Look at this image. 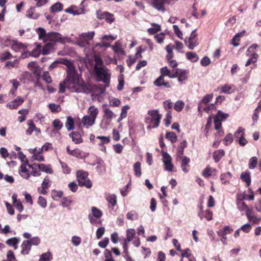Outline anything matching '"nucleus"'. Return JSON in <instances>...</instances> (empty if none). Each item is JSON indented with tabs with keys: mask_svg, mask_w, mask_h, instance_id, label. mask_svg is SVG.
<instances>
[{
	"mask_svg": "<svg viewBox=\"0 0 261 261\" xmlns=\"http://www.w3.org/2000/svg\"><path fill=\"white\" fill-rule=\"evenodd\" d=\"M67 76L66 79L59 84V92L63 93L65 89L68 88L72 92L86 93L90 92V87L80 78L71 63L67 65Z\"/></svg>",
	"mask_w": 261,
	"mask_h": 261,
	"instance_id": "nucleus-1",
	"label": "nucleus"
},
{
	"mask_svg": "<svg viewBox=\"0 0 261 261\" xmlns=\"http://www.w3.org/2000/svg\"><path fill=\"white\" fill-rule=\"evenodd\" d=\"M94 70L98 81H102L106 85L110 82L111 73L110 70L103 65L102 60L98 57H95Z\"/></svg>",
	"mask_w": 261,
	"mask_h": 261,
	"instance_id": "nucleus-2",
	"label": "nucleus"
},
{
	"mask_svg": "<svg viewBox=\"0 0 261 261\" xmlns=\"http://www.w3.org/2000/svg\"><path fill=\"white\" fill-rule=\"evenodd\" d=\"M161 115L158 110H150L145 118V122L148 124V129L156 128L159 126L161 119Z\"/></svg>",
	"mask_w": 261,
	"mask_h": 261,
	"instance_id": "nucleus-3",
	"label": "nucleus"
},
{
	"mask_svg": "<svg viewBox=\"0 0 261 261\" xmlns=\"http://www.w3.org/2000/svg\"><path fill=\"white\" fill-rule=\"evenodd\" d=\"M88 173L84 171H78L76 173L77 180L80 186H85L87 188L92 187L90 180L88 178Z\"/></svg>",
	"mask_w": 261,
	"mask_h": 261,
	"instance_id": "nucleus-4",
	"label": "nucleus"
},
{
	"mask_svg": "<svg viewBox=\"0 0 261 261\" xmlns=\"http://www.w3.org/2000/svg\"><path fill=\"white\" fill-rule=\"evenodd\" d=\"M67 39L66 37H62L61 34L58 32H50L48 33L47 35V41H51L54 42H59L64 43Z\"/></svg>",
	"mask_w": 261,
	"mask_h": 261,
	"instance_id": "nucleus-5",
	"label": "nucleus"
},
{
	"mask_svg": "<svg viewBox=\"0 0 261 261\" xmlns=\"http://www.w3.org/2000/svg\"><path fill=\"white\" fill-rule=\"evenodd\" d=\"M172 158L167 152L163 153V162L164 169L166 171H172L173 168V165L171 162Z\"/></svg>",
	"mask_w": 261,
	"mask_h": 261,
	"instance_id": "nucleus-6",
	"label": "nucleus"
},
{
	"mask_svg": "<svg viewBox=\"0 0 261 261\" xmlns=\"http://www.w3.org/2000/svg\"><path fill=\"white\" fill-rule=\"evenodd\" d=\"M240 134L241 136L238 140L239 143L241 146H244L247 143V141L244 138V129L241 127H239L234 134V137L239 138Z\"/></svg>",
	"mask_w": 261,
	"mask_h": 261,
	"instance_id": "nucleus-7",
	"label": "nucleus"
},
{
	"mask_svg": "<svg viewBox=\"0 0 261 261\" xmlns=\"http://www.w3.org/2000/svg\"><path fill=\"white\" fill-rule=\"evenodd\" d=\"M97 17L99 19L105 18L107 21L109 23H112L115 20L113 14L108 12H105L103 13H100V12L97 11Z\"/></svg>",
	"mask_w": 261,
	"mask_h": 261,
	"instance_id": "nucleus-8",
	"label": "nucleus"
},
{
	"mask_svg": "<svg viewBox=\"0 0 261 261\" xmlns=\"http://www.w3.org/2000/svg\"><path fill=\"white\" fill-rule=\"evenodd\" d=\"M65 12L67 13L71 14L73 15H77L85 13L84 8L76 9L75 6H71L65 10Z\"/></svg>",
	"mask_w": 261,
	"mask_h": 261,
	"instance_id": "nucleus-9",
	"label": "nucleus"
},
{
	"mask_svg": "<svg viewBox=\"0 0 261 261\" xmlns=\"http://www.w3.org/2000/svg\"><path fill=\"white\" fill-rule=\"evenodd\" d=\"M246 198V195H243L242 197H238L237 200V208L241 212H245L248 206L243 200Z\"/></svg>",
	"mask_w": 261,
	"mask_h": 261,
	"instance_id": "nucleus-10",
	"label": "nucleus"
},
{
	"mask_svg": "<svg viewBox=\"0 0 261 261\" xmlns=\"http://www.w3.org/2000/svg\"><path fill=\"white\" fill-rule=\"evenodd\" d=\"M31 246H32L29 240L24 241L21 245V253L23 255L29 254L31 250Z\"/></svg>",
	"mask_w": 261,
	"mask_h": 261,
	"instance_id": "nucleus-11",
	"label": "nucleus"
},
{
	"mask_svg": "<svg viewBox=\"0 0 261 261\" xmlns=\"http://www.w3.org/2000/svg\"><path fill=\"white\" fill-rule=\"evenodd\" d=\"M82 122L84 126L86 128H88L89 127L92 126L95 123V120L90 117V116L86 115L83 117Z\"/></svg>",
	"mask_w": 261,
	"mask_h": 261,
	"instance_id": "nucleus-12",
	"label": "nucleus"
},
{
	"mask_svg": "<svg viewBox=\"0 0 261 261\" xmlns=\"http://www.w3.org/2000/svg\"><path fill=\"white\" fill-rule=\"evenodd\" d=\"M91 211H92V215L96 218H99L102 215V212L100 210L97 208L95 207H92ZM88 217L90 219V222L91 223H92L93 219L91 217V214H89Z\"/></svg>",
	"mask_w": 261,
	"mask_h": 261,
	"instance_id": "nucleus-13",
	"label": "nucleus"
},
{
	"mask_svg": "<svg viewBox=\"0 0 261 261\" xmlns=\"http://www.w3.org/2000/svg\"><path fill=\"white\" fill-rule=\"evenodd\" d=\"M240 178L242 180L246 183L247 187H249L251 184V175L249 171L243 172L240 176Z\"/></svg>",
	"mask_w": 261,
	"mask_h": 261,
	"instance_id": "nucleus-14",
	"label": "nucleus"
},
{
	"mask_svg": "<svg viewBox=\"0 0 261 261\" xmlns=\"http://www.w3.org/2000/svg\"><path fill=\"white\" fill-rule=\"evenodd\" d=\"M28 125L29 126V128L26 130V134L28 135H31L33 133V130L37 131L38 130V132H40V130L39 128L36 127L35 125L32 120H29L28 121Z\"/></svg>",
	"mask_w": 261,
	"mask_h": 261,
	"instance_id": "nucleus-15",
	"label": "nucleus"
},
{
	"mask_svg": "<svg viewBox=\"0 0 261 261\" xmlns=\"http://www.w3.org/2000/svg\"><path fill=\"white\" fill-rule=\"evenodd\" d=\"M39 169L43 172H44L46 173L51 174L53 172V169L51 168V166L49 165H45L44 164H35Z\"/></svg>",
	"mask_w": 261,
	"mask_h": 261,
	"instance_id": "nucleus-16",
	"label": "nucleus"
},
{
	"mask_svg": "<svg viewBox=\"0 0 261 261\" xmlns=\"http://www.w3.org/2000/svg\"><path fill=\"white\" fill-rule=\"evenodd\" d=\"M69 136L72 138V141L75 144H79L83 142L82 137L78 132H72L69 134Z\"/></svg>",
	"mask_w": 261,
	"mask_h": 261,
	"instance_id": "nucleus-17",
	"label": "nucleus"
},
{
	"mask_svg": "<svg viewBox=\"0 0 261 261\" xmlns=\"http://www.w3.org/2000/svg\"><path fill=\"white\" fill-rule=\"evenodd\" d=\"M65 127L68 131L73 130L74 128V121L71 116H69L67 117Z\"/></svg>",
	"mask_w": 261,
	"mask_h": 261,
	"instance_id": "nucleus-18",
	"label": "nucleus"
},
{
	"mask_svg": "<svg viewBox=\"0 0 261 261\" xmlns=\"http://www.w3.org/2000/svg\"><path fill=\"white\" fill-rule=\"evenodd\" d=\"M98 110L93 106H90L88 109V116H90V117L93 118L96 120V118L98 114Z\"/></svg>",
	"mask_w": 261,
	"mask_h": 261,
	"instance_id": "nucleus-19",
	"label": "nucleus"
},
{
	"mask_svg": "<svg viewBox=\"0 0 261 261\" xmlns=\"http://www.w3.org/2000/svg\"><path fill=\"white\" fill-rule=\"evenodd\" d=\"M36 31L39 39L43 40L44 42L47 41V33H46V31L43 28L40 27L37 29Z\"/></svg>",
	"mask_w": 261,
	"mask_h": 261,
	"instance_id": "nucleus-20",
	"label": "nucleus"
},
{
	"mask_svg": "<svg viewBox=\"0 0 261 261\" xmlns=\"http://www.w3.org/2000/svg\"><path fill=\"white\" fill-rule=\"evenodd\" d=\"M225 152L222 149H219L216 150L214 152L213 157L215 160V162L217 163L221 159L224 155Z\"/></svg>",
	"mask_w": 261,
	"mask_h": 261,
	"instance_id": "nucleus-21",
	"label": "nucleus"
},
{
	"mask_svg": "<svg viewBox=\"0 0 261 261\" xmlns=\"http://www.w3.org/2000/svg\"><path fill=\"white\" fill-rule=\"evenodd\" d=\"M19 173L21 176L25 179H28L30 175V174L29 173L28 170L26 168L25 165H21V166L20 167Z\"/></svg>",
	"mask_w": 261,
	"mask_h": 261,
	"instance_id": "nucleus-22",
	"label": "nucleus"
},
{
	"mask_svg": "<svg viewBox=\"0 0 261 261\" xmlns=\"http://www.w3.org/2000/svg\"><path fill=\"white\" fill-rule=\"evenodd\" d=\"M24 45L20 42H18L16 41H14L12 45L11 48L15 52L20 51L22 49H24Z\"/></svg>",
	"mask_w": 261,
	"mask_h": 261,
	"instance_id": "nucleus-23",
	"label": "nucleus"
},
{
	"mask_svg": "<svg viewBox=\"0 0 261 261\" xmlns=\"http://www.w3.org/2000/svg\"><path fill=\"white\" fill-rule=\"evenodd\" d=\"M35 8L31 7L27 11V16L30 18L37 19L39 16V14L35 13Z\"/></svg>",
	"mask_w": 261,
	"mask_h": 261,
	"instance_id": "nucleus-24",
	"label": "nucleus"
},
{
	"mask_svg": "<svg viewBox=\"0 0 261 261\" xmlns=\"http://www.w3.org/2000/svg\"><path fill=\"white\" fill-rule=\"evenodd\" d=\"M190 161V160L189 158L187 156H184L182 160L181 167L182 171L185 173H187L189 171L187 167H189V163Z\"/></svg>",
	"mask_w": 261,
	"mask_h": 261,
	"instance_id": "nucleus-25",
	"label": "nucleus"
},
{
	"mask_svg": "<svg viewBox=\"0 0 261 261\" xmlns=\"http://www.w3.org/2000/svg\"><path fill=\"white\" fill-rule=\"evenodd\" d=\"M136 232L134 229H128L126 230V238L124 242H131L135 236Z\"/></svg>",
	"mask_w": 261,
	"mask_h": 261,
	"instance_id": "nucleus-26",
	"label": "nucleus"
},
{
	"mask_svg": "<svg viewBox=\"0 0 261 261\" xmlns=\"http://www.w3.org/2000/svg\"><path fill=\"white\" fill-rule=\"evenodd\" d=\"M52 124L53 127L55 128V129L53 130V132L56 133V130H60L63 126V124L62 121L58 119H55L53 122Z\"/></svg>",
	"mask_w": 261,
	"mask_h": 261,
	"instance_id": "nucleus-27",
	"label": "nucleus"
},
{
	"mask_svg": "<svg viewBox=\"0 0 261 261\" xmlns=\"http://www.w3.org/2000/svg\"><path fill=\"white\" fill-rule=\"evenodd\" d=\"M186 56L187 59L192 62H197L199 59L198 55L194 52H187L186 54Z\"/></svg>",
	"mask_w": 261,
	"mask_h": 261,
	"instance_id": "nucleus-28",
	"label": "nucleus"
},
{
	"mask_svg": "<svg viewBox=\"0 0 261 261\" xmlns=\"http://www.w3.org/2000/svg\"><path fill=\"white\" fill-rule=\"evenodd\" d=\"M63 10V5L59 2L54 4L50 8L51 13L61 11Z\"/></svg>",
	"mask_w": 261,
	"mask_h": 261,
	"instance_id": "nucleus-29",
	"label": "nucleus"
},
{
	"mask_svg": "<svg viewBox=\"0 0 261 261\" xmlns=\"http://www.w3.org/2000/svg\"><path fill=\"white\" fill-rule=\"evenodd\" d=\"M133 167L135 175L137 177L141 176L142 174L141 163L139 162L135 163Z\"/></svg>",
	"mask_w": 261,
	"mask_h": 261,
	"instance_id": "nucleus-30",
	"label": "nucleus"
},
{
	"mask_svg": "<svg viewBox=\"0 0 261 261\" xmlns=\"http://www.w3.org/2000/svg\"><path fill=\"white\" fill-rule=\"evenodd\" d=\"M110 206L114 207L117 204L116 196L115 195H109L107 197Z\"/></svg>",
	"mask_w": 261,
	"mask_h": 261,
	"instance_id": "nucleus-31",
	"label": "nucleus"
},
{
	"mask_svg": "<svg viewBox=\"0 0 261 261\" xmlns=\"http://www.w3.org/2000/svg\"><path fill=\"white\" fill-rule=\"evenodd\" d=\"M185 44L190 49H193L194 47L198 45V43L197 40H185Z\"/></svg>",
	"mask_w": 261,
	"mask_h": 261,
	"instance_id": "nucleus-32",
	"label": "nucleus"
},
{
	"mask_svg": "<svg viewBox=\"0 0 261 261\" xmlns=\"http://www.w3.org/2000/svg\"><path fill=\"white\" fill-rule=\"evenodd\" d=\"M48 107L50 111L53 113H58L61 111V108L59 105L51 103H49Z\"/></svg>",
	"mask_w": 261,
	"mask_h": 261,
	"instance_id": "nucleus-33",
	"label": "nucleus"
},
{
	"mask_svg": "<svg viewBox=\"0 0 261 261\" xmlns=\"http://www.w3.org/2000/svg\"><path fill=\"white\" fill-rule=\"evenodd\" d=\"M127 219L129 220H137L139 218V214L135 211H131L126 215Z\"/></svg>",
	"mask_w": 261,
	"mask_h": 261,
	"instance_id": "nucleus-34",
	"label": "nucleus"
},
{
	"mask_svg": "<svg viewBox=\"0 0 261 261\" xmlns=\"http://www.w3.org/2000/svg\"><path fill=\"white\" fill-rule=\"evenodd\" d=\"M52 259V255L50 252L42 254L39 261H49Z\"/></svg>",
	"mask_w": 261,
	"mask_h": 261,
	"instance_id": "nucleus-35",
	"label": "nucleus"
},
{
	"mask_svg": "<svg viewBox=\"0 0 261 261\" xmlns=\"http://www.w3.org/2000/svg\"><path fill=\"white\" fill-rule=\"evenodd\" d=\"M166 138L169 140L172 143H174L177 141V136L174 132H168L166 134Z\"/></svg>",
	"mask_w": 261,
	"mask_h": 261,
	"instance_id": "nucleus-36",
	"label": "nucleus"
},
{
	"mask_svg": "<svg viewBox=\"0 0 261 261\" xmlns=\"http://www.w3.org/2000/svg\"><path fill=\"white\" fill-rule=\"evenodd\" d=\"M187 146V142L186 140L182 141L178 147V155H182L184 154V151L185 148H186Z\"/></svg>",
	"mask_w": 261,
	"mask_h": 261,
	"instance_id": "nucleus-37",
	"label": "nucleus"
},
{
	"mask_svg": "<svg viewBox=\"0 0 261 261\" xmlns=\"http://www.w3.org/2000/svg\"><path fill=\"white\" fill-rule=\"evenodd\" d=\"M247 219L250 222L255 224H258L261 221V217H257L254 214L252 215H248Z\"/></svg>",
	"mask_w": 261,
	"mask_h": 261,
	"instance_id": "nucleus-38",
	"label": "nucleus"
},
{
	"mask_svg": "<svg viewBox=\"0 0 261 261\" xmlns=\"http://www.w3.org/2000/svg\"><path fill=\"white\" fill-rule=\"evenodd\" d=\"M153 28H149L148 29V32L150 34H154L158 32L161 30V26L158 24H152Z\"/></svg>",
	"mask_w": 261,
	"mask_h": 261,
	"instance_id": "nucleus-39",
	"label": "nucleus"
},
{
	"mask_svg": "<svg viewBox=\"0 0 261 261\" xmlns=\"http://www.w3.org/2000/svg\"><path fill=\"white\" fill-rule=\"evenodd\" d=\"M185 105V103L183 101L178 100L176 101L174 105V109L177 112H180Z\"/></svg>",
	"mask_w": 261,
	"mask_h": 261,
	"instance_id": "nucleus-40",
	"label": "nucleus"
},
{
	"mask_svg": "<svg viewBox=\"0 0 261 261\" xmlns=\"http://www.w3.org/2000/svg\"><path fill=\"white\" fill-rule=\"evenodd\" d=\"M257 158L256 156L252 157L249 162V168L250 169H254L257 165Z\"/></svg>",
	"mask_w": 261,
	"mask_h": 261,
	"instance_id": "nucleus-41",
	"label": "nucleus"
},
{
	"mask_svg": "<svg viewBox=\"0 0 261 261\" xmlns=\"http://www.w3.org/2000/svg\"><path fill=\"white\" fill-rule=\"evenodd\" d=\"M94 32H90L87 33H83L81 34L82 38H84L85 40H87L88 42L92 40L94 37Z\"/></svg>",
	"mask_w": 261,
	"mask_h": 261,
	"instance_id": "nucleus-42",
	"label": "nucleus"
},
{
	"mask_svg": "<svg viewBox=\"0 0 261 261\" xmlns=\"http://www.w3.org/2000/svg\"><path fill=\"white\" fill-rule=\"evenodd\" d=\"M129 109V107L128 105H125L122 107L120 117L119 119V121L122 120V119H123L126 117L127 111Z\"/></svg>",
	"mask_w": 261,
	"mask_h": 261,
	"instance_id": "nucleus-43",
	"label": "nucleus"
},
{
	"mask_svg": "<svg viewBox=\"0 0 261 261\" xmlns=\"http://www.w3.org/2000/svg\"><path fill=\"white\" fill-rule=\"evenodd\" d=\"M40 48L41 46L38 45L37 48L29 53V55L35 58L38 57L40 55Z\"/></svg>",
	"mask_w": 261,
	"mask_h": 261,
	"instance_id": "nucleus-44",
	"label": "nucleus"
},
{
	"mask_svg": "<svg viewBox=\"0 0 261 261\" xmlns=\"http://www.w3.org/2000/svg\"><path fill=\"white\" fill-rule=\"evenodd\" d=\"M213 97V94H206L201 99L200 102L202 104L206 105L211 101Z\"/></svg>",
	"mask_w": 261,
	"mask_h": 261,
	"instance_id": "nucleus-45",
	"label": "nucleus"
},
{
	"mask_svg": "<svg viewBox=\"0 0 261 261\" xmlns=\"http://www.w3.org/2000/svg\"><path fill=\"white\" fill-rule=\"evenodd\" d=\"M104 116L107 119L111 120L112 118L114 116V113L109 109H106L104 110Z\"/></svg>",
	"mask_w": 261,
	"mask_h": 261,
	"instance_id": "nucleus-46",
	"label": "nucleus"
},
{
	"mask_svg": "<svg viewBox=\"0 0 261 261\" xmlns=\"http://www.w3.org/2000/svg\"><path fill=\"white\" fill-rule=\"evenodd\" d=\"M12 55L9 51H5L0 54V60L4 61L11 58Z\"/></svg>",
	"mask_w": 261,
	"mask_h": 261,
	"instance_id": "nucleus-47",
	"label": "nucleus"
},
{
	"mask_svg": "<svg viewBox=\"0 0 261 261\" xmlns=\"http://www.w3.org/2000/svg\"><path fill=\"white\" fill-rule=\"evenodd\" d=\"M161 76H163V77H165V76H167L170 77V75L171 73V71L168 69L167 67L165 66L162 67L161 70Z\"/></svg>",
	"mask_w": 261,
	"mask_h": 261,
	"instance_id": "nucleus-48",
	"label": "nucleus"
},
{
	"mask_svg": "<svg viewBox=\"0 0 261 261\" xmlns=\"http://www.w3.org/2000/svg\"><path fill=\"white\" fill-rule=\"evenodd\" d=\"M228 116H229V115L228 114H224L221 111L219 110V111H218L217 114L215 117H218V118L219 119H220L221 121H224Z\"/></svg>",
	"mask_w": 261,
	"mask_h": 261,
	"instance_id": "nucleus-49",
	"label": "nucleus"
},
{
	"mask_svg": "<svg viewBox=\"0 0 261 261\" xmlns=\"http://www.w3.org/2000/svg\"><path fill=\"white\" fill-rule=\"evenodd\" d=\"M76 44L81 47H86L88 44L87 40H85L84 38H82V36H80L79 40L77 41Z\"/></svg>",
	"mask_w": 261,
	"mask_h": 261,
	"instance_id": "nucleus-50",
	"label": "nucleus"
},
{
	"mask_svg": "<svg viewBox=\"0 0 261 261\" xmlns=\"http://www.w3.org/2000/svg\"><path fill=\"white\" fill-rule=\"evenodd\" d=\"M188 72L186 70H182L181 71L179 74L178 76V80L179 82H182L184 80H186L187 78V74Z\"/></svg>",
	"mask_w": 261,
	"mask_h": 261,
	"instance_id": "nucleus-51",
	"label": "nucleus"
},
{
	"mask_svg": "<svg viewBox=\"0 0 261 261\" xmlns=\"http://www.w3.org/2000/svg\"><path fill=\"white\" fill-rule=\"evenodd\" d=\"M164 82V77L163 76H160L154 82L153 84L155 86L161 87L163 86Z\"/></svg>",
	"mask_w": 261,
	"mask_h": 261,
	"instance_id": "nucleus-52",
	"label": "nucleus"
},
{
	"mask_svg": "<svg viewBox=\"0 0 261 261\" xmlns=\"http://www.w3.org/2000/svg\"><path fill=\"white\" fill-rule=\"evenodd\" d=\"M60 163L64 173L68 174L70 172V169L68 167L66 163L62 162L61 161H60Z\"/></svg>",
	"mask_w": 261,
	"mask_h": 261,
	"instance_id": "nucleus-53",
	"label": "nucleus"
},
{
	"mask_svg": "<svg viewBox=\"0 0 261 261\" xmlns=\"http://www.w3.org/2000/svg\"><path fill=\"white\" fill-rule=\"evenodd\" d=\"M42 79L47 84L51 83L52 82L51 77L49 75L48 71H44L43 72L42 75Z\"/></svg>",
	"mask_w": 261,
	"mask_h": 261,
	"instance_id": "nucleus-54",
	"label": "nucleus"
},
{
	"mask_svg": "<svg viewBox=\"0 0 261 261\" xmlns=\"http://www.w3.org/2000/svg\"><path fill=\"white\" fill-rule=\"evenodd\" d=\"M36 150V148L32 150L31 152L32 153H34V155L32 156L33 160H37L38 161H44V157L42 155H39V154H37L35 152V151Z\"/></svg>",
	"mask_w": 261,
	"mask_h": 261,
	"instance_id": "nucleus-55",
	"label": "nucleus"
},
{
	"mask_svg": "<svg viewBox=\"0 0 261 261\" xmlns=\"http://www.w3.org/2000/svg\"><path fill=\"white\" fill-rule=\"evenodd\" d=\"M173 28L174 32L175 33V34H176V35L180 39H182L183 34H182V32L180 31L177 25H173Z\"/></svg>",
	"mask_w": 261,
	"mask_h": 261,
	"instance_id": "nucleus-56",
	"label": "nucleus"
},
{
	"mask_svg": "<svg viewBox=\"0 0 261 261\" xmlns=\"http://www.w3.org/2000/svg\"><path fill=\"white\" fill-rule=\"evenodd\" d=\"M224 143L226 145H228L230 144V143L233 141L232 135L231 134H228L224 139Z\"/></svg>",
	"mask_w": 261,
	"mask_h": 261,
	"instance_id": "nucleus-57",
	"label": "nucleus"
},
{
	"mask_svg": "<svg viewBox=\"0 0 261 261\" xmlns=\"http://www.w3.org/2000/svg\"><path fill=\"white\" fill-rule=\"evenodd\" d=\"M18 243V240L15 237L10 238V239L7 240L6 241L7 244H8L9 246H12L15 245H17Z\"/></svg>",
	"mask_w": 261,
	"mask_h": 261,
	"instance_id": "nucleus-58",
	"label": "nucleus"
},
{
	"mask_svg": "<svg viewBox=\"0 0 261 261\" xmlns=\"http://www.w3.org/2000/svg\"><path fill=\"white\" fill-rule=\"evenodd\" d=\"M49 182H50L49 178L48 176H46L44 178V179L43 181V182L42 184V189H46L48 188L49 186Z\"/></svg>",
	"mask_w": 261,
	"mask_h": 261,
	"instance_id": "nucleus-59",
	"label": "nucleus"
},
{
	"mask_svg": "<svg viewBox=\"0 0 261 261\" xmlns=\"http://www.w3.org/2000/svg\"><path fill=\"white\" fill-rule=\"evenodd\" d=\"M38 203L43 208H45L46 206V201L45 199L42 196L39 197Z\"/></svg>",
	"mask_w": 261,
	"mask_h": 261,
	"instance_id": "nucleus-60",
	"label": "nucleus"
},
{
	"mask_svg": "<svg viewBox=\"0 0 261 261\" xmlns=\"http://www.w3.org/2000/svg\"><path fill=\"white\" fill-rule=\"evenodd\" d=\"M210 63L211 60L210 58L207 56L203 57L200 61V64L203 66H206L210 64Z\"/></svg>",
	"mask_w": 261,
	"mask_h": 261,
	"instance_id": "nucleus-61",
	"label": "nucleus"
},
{
	"mask_svg": "<svg viewBox=\"0 0 261 261\" xmlns=\"http://www.w3.org/2000/svg\"><path fill=\"white\" fill-rule=\"evenodd\" d=\"M211 173H212V168L210 166H207L203 171L202 175L204 177H207L211 175Z\"/></svg>",
	"mask_w": 261,
	"mask_h": 261,
	"instance_id": "nucleus-62",
	"label": "nucleus"
},
{
	"mask_svg": "<svg viewBox=\"0 0 261 261\" xmlns=\"http://www.w3.org/2000/svg\"><path fill=\"white\" fill-rule=\"evenodd\" d=\"M109 242V239L108 238H105L102 241H100L98 243V246L101 248H105L108 245Z\"/></svg>",
	"mask_w": 261,
	"mask_h": 261,
	"instance_id": "nucleus-63",
	"label": "nucleus"
},
{
	"mask_svg": "<svg viewBox=\"0 0 261 261\" xmlns=\"http://www.w3.org/2000/svg\"><path fill=\"white\" fill-rule=\"evenodd\" d=\"M240 229L243 230L244 232L248 233L251 229V225L248 223L245 224L241 226Z\"/></svg>",
	"mask_w": 261,
	"mask_h": 261,
	"instance_id": "nucleus-64",
	"label": "nucleus"
}]
</instances>
